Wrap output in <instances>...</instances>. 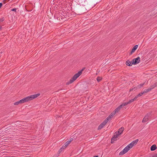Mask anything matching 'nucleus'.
I'll return each instance as SVG.
<instances>
[{
	"label": "nucleus",
	"instance_id": "nucleus-1",
	"mask_svg": "<svg viewBox=\"0 0 157 157\" xmlns=\"http://www.w3.org/2000/svg\"><path fill=\"white\" fill-rule=\"evenodd\" d=\"M139 140L136 139L127 145L124 149L120 152L119 155L120 156L122 155L127 153L138 142Z\"/></svg>",
	"mask_w": 157,
	"mask_h": 157
},
{
	"label": "nucleus",
	"instance_id": "nucleus-2",
	"mask_svg": "<svg viewBox=\"0 0 157 157\" xmlns=\"http://www.w3.org/2000/svg\"><path fill=\"white\" fill-rule=\"evenodd\" d=\"M82 74V71H79L77 73L75 74L74 76L69 80L67 83L68 84H69L73 83Z\"/></svg>",
	"mask_w": 157,
	"mask_h": 157
},
{
	"label": "nucleus",
	"instance_id": "nucleus-3",
	"mask_svg": "<svg viewBox=\"0 0 157 157\" xmlns=\"http://www.w3.org/2000/svg\"><path fill=\"white\" fill-rule=\"evenodd\" d=\"M140 62V57L138 56L136 58H134L132 59V64L133 65H136L139 64Z\"/></svg>",
	"mask_w": 157,
	"mask_h": 157
},
{
	"label": "nucleus",
	"instance_id": "nucleus-4",
	"mask_svg": "<svg viewBox=\"0 0 157 157\" xmlns=\"http://www.w3.org/2000/svg\"><path fill=\"white\" fill-rule=\"evenodd\" d=\"M108 121L105 120L101 124H100L98 127V129L100 130L102 128L107 124Z\"/></svg>",
	"mask_w": 157,
	"mask_h": 157
},
{
	"label": "nucleus",
	"instance_id": "nucleus-5",
	"mask_svg": "<svg viewBox=\"0 0 157 157\" xmlns=\"http://www.w3.org/2000/svg\"><path fill=\"white\" fill-rule=\"evenodd\" d=\"M40 94L38 93L29 96L31 100H33L40 95Z\"/></svg>",
	"mask_w": 157,
	"mask_h": 157
},
{
	"label": "nucleus",
	"instance_id": "nucleus-6",
	"mask_svg": "<svg viewBox=\"0 0 157 157\" xmlns=\"http://www.w3.org/2000/svg\"><path fill=\"white\" fill-rule=\"evenodd\" d=\"M138 45H136L134 46L132 48L130 52V55H132L136 51L138 48Z\"/></svg>",
	"mask_w": 157,
	"mask_h": 157
},
{
	"label": "nucleus",
	"instance_id": "nucleus-7",
	"mask_svg": "<svg viewBox=\"0 0 157 157\" xmlns=\"http://www.w3.org/2000/svg\"><path fill=\"white\" fill-rule=\"evenodd\" d=\"M124 130V127H121L118 129L117 132H116V134L119 136L123 133Z\"/></svg>",
	"mask_w": 157,
	"mask_h": 157
},
{
	"label": "nucleus",
	"instance_id": "nucleus-8",
	"mask_svg": "<svg viewBox=\"0 0 157 157\" xmlns=\"http://www.w3.org/2000/svg\"><path fill=\"white\" fill-rule=\"evenodd\" d=\"M119 136L117 134L114 135L112 138L111 140V143L112 144L114 143L115 141L117 140V139Z\"/></svg>",
	"mask_w": 157,
	"mask_h": 157
},
{
	"label": "nucleus",
	"instance_id": "nucleus-9",
	"mask_svg": "<svg viewBox=\"0 0 157 157\" xmlns=\"http://www.w3.org/2000/svg\"><path fill=\"white\" fill-rule=\"evenodd\" d=\"M156 86V85H153V86H152L151 87L148 88V89H146L144 90V92L145 93H146L151 91Z\"/></svg>",
	"mask_w": 157,
	"mask_h": 157
},
{
	"label": "nucleus",
	"instance_id": "nucleus-10",
	"mask_svg": "<svg viewBox=\"0 0 157 157\" xmlns=\"http://www.w3.org/2000/svg\"><path fill=\"white\" fill-rule=\"evenodd\" d=\"M116 113L114 111L111 113L109 116L105 119L108 122L114 116Z\"/></svg>",
	"mask_w": 157,
	"mask_h": 157
},
{
	"label": "nucleus",
	"instance_id": "nucleus-11",
	"mask_svg": "<svg viewBox=\"0 0 157 157\" xmlns=\"http://www.w3.org/2000/svg\"><path fill=\"white\" fill-rule=\"evenodd\" d=\"M132 63V61H131L129 60H126L125 62L126 65L130 67H132L133 65Z\"/></svg>",
	"mask_w": 157,
	"mask_h": 157
},
{
	"label": "nucleus",
	"instance_id": "nucleus-12",
	"mask_svg": "<svg viewBox=\"0 0 157 157\" xmlns=\"http://www.w3.org/2000/svg\"><path fill=\"white\" fill-rule=\"evenodd\" d=\"M23 103L31 101L29 96L22 99Z\"/></svg>",
	"mask_w": 157,
	"mask_h": 157
},
{
	"label": "nucleus",
	"instance_id": "nucleus-13",
	"mask_svg": "<svg viewBox=\"0 0 157 157\" xmlns=\"http://www.w3.org/2000/svg\"><path fill=\"white\" fill-rule=\"evenodd\" d=\"M157 149V146L155 144H154L151 146L150 147V150L151 151H153Z\"/></svg>",
	"mask_w": 157,
	"mask_h": 157
},
{
	"label": "nucleus",
	"instance_id": "nucleus-14",
	"mask_svg": "<svg viewBox=\"0 0 157 157\" xmlns=\"http://www.w3.org/2000/svg\"><path fill=\"white\" fill-rule=\"evenodd\" d=\"M24 103L22 99L19 100L18 101H16L13 103V105L15 106L17 105L20 104Z\"/></svg>",
	"mask_w": 157,
	"mask_h": 157
},
{
	"label": "nucleus",
	"instance_id": "nucleus-15",
	"mask_svg": "<svg viewBox=\"0 0 157 157\" xmlns=\"http://www.w3.org/2000/svg\"><path fill=\"white\" fill-rule=\"evenodd\" d=\"M122 108L121 107L120 105L117 107L114 111L116 113H118L121 109Z\"/></svg>",
	"mask_w": 157,
	"mask_h": 157
},
{
	"label": "nucleus",
	"instance_id": "nucleus-16",
	"mask_svg": "<svg viewBox=\"0 0 157 157\" xmlns=\"http://www.w3.org/2000/svg\"><path fill=\"white\" fill-rule=\"evenodd\" d=\"M148 121V118L147 116H145L142 120L143 123H145Z\"/></svg>",
	"mask_w": 157,
	"mask_h": 157
},
{
	"label": "nucleus",
	"instance_id": "nucleus-17",
	"mask_svg": "<svg viewBox=\"0 0 157 157\" xmlns=\"http://www.w3.org/2000/svg\"><path fill=\"white\" fill-rule=\"evenodd\" d=\"M144 93H145L144 92V91H143L142 92H141L140 93H139V94H138L135 97V98L136 99H137L138 97L141 96Z\"/></svg>",
	"mask_w": 157,
	"mask_h": 157
},
{
	"label": "nucleus",
	"instance_id": "nucleus-18",
	"mask_svg": "<svg viewBox=\"0 0 157 157\" xmlns=\"http://www.w3.org/2000/svg\"><path fill=\"white\" fill-rule=\"evenodd\" d=\"M137 89V87H133L130 89L129 91L132 92V91H135V90H136Z\"/></svg>",
	"mask_w": 157,
	"mask_h": 157
},
{
	"label": "nucleus",
	"instance_id": "nucleus-19",
	"mask_svg": "<svg viewBox=\"0 0 157 157\" xmlns=\"http://www.w3.org/2000/svg\"><path fill=\"white\" fill-rule=\"evenodd\" d=\"M136 99L135 98V97L132 99H131L129 100L128 102V104H130L132 102H133L134 101L136 100Z\"/></svg>",
	"mask_w": 157,
	"mask_h": 157
},
{
	"label": "nucleus",
	"instance_id": "nucleus-20",
	"mask_svg": "<svg viewBox=\"0 0 157 157\" xmlns=\"http://www.w3.org/2000/svg\"><path fill=\"white\" fill-rule=\"evenodd\" d=\"M128 102H127L123 103L122 104H121L120 105L122 108V107L123 106H126V105H128Z\"/></svg>",
	"mask_w": 157,
	"mask_h": 157
},
{
	"label": "nucleus",
	"instance_id": "nucleus-21",
	"mask_svg": "<svg viewBox=\"0 0 157 157\" xmlns=\"http://www.w3.org/2000/svg\"><path fill=\"white\" fill-rule=\"evenodd\" d=\"M73 140V139L71 138L69 140H67L66 143H67L68 145Z\"/></svg>",
	"mask_w": 157,
	"mask_h": 157
},
{
	"label": "nucleus",
	"instance_id": "nucleus-22",
	"mask_svg": "<svg viewBox=\"0 0 157 157\" xmlns=\"http://www.w3.org/2000/svg\"><path fill=\"white\" fill-rule=\"evenodd\" d=\"M102 79V78L101 77H98L97 78V80L98 82H100Z\"/></svg>",
	"mask_w": 157,
	"mask_h": 157
},
{
	"label": "nucleus",
	"instance_id": "nucleus-23",
	"mask_svg": "<svg viewBox=\"0 0 157 157\" xmlns=\"http://www.w3.org/2000/svg\"><path fill=\"white\" fill-rule=\"evenodd\" d=\"M68 145V144L67 143H65V144L63 145V148H66L67 146Z\"/></svg>",
	"mask_w": 157,
	"mask_h": 157
},
{
	"label": "nucleus",
	"instance_id": "nucleus-24",
	"mask_svg": "<svg viewBox=\"0 0 157 157\" xmlns=\"http://www.w3.org/2000/svg\"><path fill=\"white\" fill-rule=\"evenodd\" d=\"M151 157H157V154L155 153L153 154L151 156Z\"/></svg>",
	"mask_w": 157,
	"mask_h": 157
},
{
	"label": "nucleus",
	"instance_id": "nucleus-25",
	"mask_svg": "<svg viewBox=\"0 0 157 157\" xmlns=\"http://www.w3.org/2000/svg\"><path fill=\"white\" fill-rule=\"evenodd\" d=\"M16 9H13L11 10L12 11L16 12Z\"/></svg>",
	"mask_w": 157,
	"mask_h": 157
},
{
	"label": "nucleus",
	"instance_id": "nucleus-26",
	"mask_svg": "<svg viewBox=\"0 0 157 157\" xmlns=\"http://www.w3.org/2000/svg\"><path fill=\"white\" fill-rule=\"evenodd\" d=\"M2 3H0V8L2 6Z\"/></svg>",
	"mask_w": 157,
	"mask_h": 157
},
{
	"label": "nucleus",
	"instance_id": "nucleus-27",
	"mask_svg": "<svg viewBox=\"0 0 157 157\" xmlns=\"http://www.w3.org/2000/svg\"><path fill=\"white\" fill-rule=\"evenodd\" d=\"M93 157H98V155H96V156H93Z\"/></svg>",
	"mask_w": 157,
	"mask_h": 157
},
{
	"label": "nucleus",
	"instance_id": "nucleus-28",
	"mask_svg": "<svg viewBox=\"0 0 157 157\" xmlns=\"http://www.w3.org/2000/svg\"><path fill=\"white\" fill-rule=\"evenodd\" d=\"M143 84H140V86H143Z\"/></svg>",
	"mask_w": 157,
	"mask_h": 157
}]
</instances>
